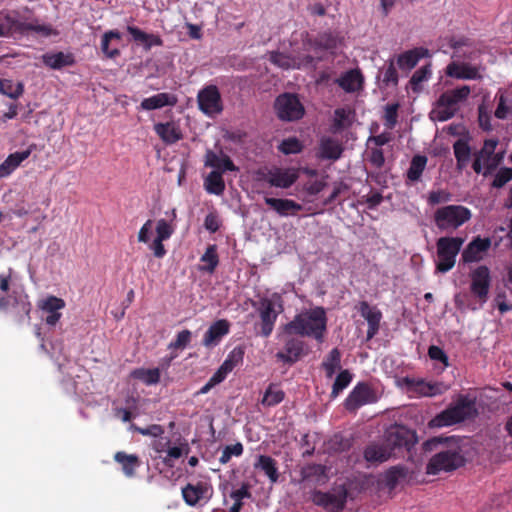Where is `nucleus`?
<instances>
[{
	"label": "nucleus",
	"mask_w": 512,
	"mask_h": 512,
	"mask_svg": "<svg viewBox=\"0 0 512 512\" xmlns=\"http://www.w3.org/2000/svg\"><path fill=\"white\" fill-rule=\"evenodd\" d=\"M114 460L121 465L123 473L129 478L135 476L136 469L141 465V461L137 455L127 454L123 451L116 452Z\"/></svg>",
	"instance_id": "37"
},
{
	"label": "nucleus",
	"mask_w": 512,
	"mask_h": 512,
	"mask_svg": "<svg viewBox=\"0 0 512 512\" xmlns=\"http://www.w3.org/2000/svg\"><path fill=\"white\" fill-rule=\"evenodd\" d=\"M121 40L120 32L110 30L105 32L101 39V50L107 58L114 59L120 55L118 44H112L113 41L119 42Z\"/></svg>",
	"instance_id": "39"
},
{
	"label": "nucleus",
	"mask_w": 512,
	"mask_h": 512,
	"mask_svg": "<svg viewBox=\"0 0 512 512\" xmlns=\"http://www.w3.org/2000/svg\"><path fill=\"white\" fill-rule=\"evenodd\" d=\"M464 239L461 237H440L436 241L437 257L436 270L440 273L450 271L455 263L456 257L459 254Z\"/></svg>",
	"instance_id": "7"
},
{
	"label": "nucleus",
	"mask_w": 512,
	"mask_h": 512,
	"mask_svg": "<svg viewBox=\"0 0 512 512\" xmlns=\"http://www.w3.org/2000/svg\"><path fill=\"white\" fill-rule=\"evenodd\" d=\"M197 102L199 109L209 116L219 114L223 110L221 95L215 85L201 89L197 95Z\"/></svg>",
	"instance_id": "14"
},
{
	"label": "nucleus",
	"mask_w": 512,
	"mask_h": 512,
	"mask_svg": "<svg viewBox=\"0 0 512 512\" xmlns=\"http://www.w3.org/2000/svg\"><path fill=\"white\" fill-rule=\"evenodd\" d=\"M471 295L483 306L488 298L491 288L492 277L490 269L486 265H480L469 272Z\"/></svg>",
	"instance_id": "10"
},
{
	"label": "nucleus",
	"mask_w": 512,
	"mask_h": 512,
	"mask_svg": "<svg viewBox=\"0 0 512 512\" xmlns=\"http://www.w3.org/2000/svg\"><path fill=\"white\" fill-rule=\"evenodd\" d=\"M66 303L62 298L50 295L46 297L41 303H39V308L47 313L45 318V322L49 326H55L62 317V313L60 310L65 308Z\"/></svg>",
	"instance_id": "19"
},
{
	"label": "nucleus",
	"mask_w": 512,
	"mask_h": 512,
	"mask_svg": "<svg viewBox=\"0 0 512 512\" xmlns=\"http://www.w3.org/2000/svg\"><path fill=\"white\" fill-rule=\"evenodd\" d=\"M174 233L173 226L165 219H159L156 225V237L168 240Z\"/></svg>",
	"instance_id": "64"
},
{
	"label": "nucleus",
	"mask_w": 512,
	"mask_h": 512,
	"mask_svg": "<svg viewBox=\"0 0 512 512\" xmlns=\"http://www.w3.org/2000/svg\"><path fill=\"white\" fill-rule=\"evenodd\" d=\"M269 60L272 64L282 69H290L295 67V59L282 52H270Z\"/></svg>",
	"instance_id": "54"
},
{
	"label": "nucleus",
	"mask_w": 512,
	"mask_h": 512,
	"mask_svg": "<svg viewBox=\"0 0 512 512\" xmlns=\"http://www.w3.org/2000/svg\"><path fill=\"white\" fill-rule=\"evenodd\" d=\"M491 246L490 238L475 237L463 250L461 259L463 263L478 262L483 258V254L488 251Z\"/></svg>",
	"instance_id": "18"
},
{
	"label": "nucleus",
	"mask_w": 512,
	"mask_h": 512,
	"mask_svg": "<svg viewBox=\"0 0 512 512\" xmlns=\"http://www.w3.org/2000/svg\"><path fill=\"white\" fill-rule=\"evenodd\" d=\"M510 180H512V168L502 167L496 173L492 182V186L494 188H501Z\"/></svg>",
	"instance_id": "62"
},
{
	"label": "nucleus",
	"mask_w": 512,
	"mask_h": 512,
	"mask_svg": "<svg viewBox=\"0 0 512 512\" xmlns=\"http://www.w3.org/2000/svg\"><path fill=\"white\" fill-rule=\"evenodd\" d=\"M200 261L205 263L200 270L213 273L219 264V257L217 254V246L215 244L208 245L206 251L201 256Z\"/></svg>",
	"instance_id": "43"
},
{
	"label": "nucleus",
	"mask_w": 512,
	"mask_h": 512,
	"mask_svg": "<svg viewBox=\"0 0 512 512\" xmlns=\"http://www.w3.org/2000/svg\"><path fill=\"white\" fill-rule=\"evenodd\" d=\"M352 381V374L348 370H342L336 377L331 391V397H337Z\"/></svg>",
	"instance_id": "53"
},
{
	"label": "nucleus",
	"mask_w": 512,
	"mask_h": 512,
	"mask_svg": "<svg viewBox=\"0 0 512 512\" xmlns=\"http://www.w3.org/2000/svg\"><path fill=\"white\" fill-rule=\"evenodd\" d=\"M36 145L31 144L26 150L17 151L8 155V157L0 164V178L8 177L16 170L23 161L29 158Z\"/></svg>",
	"instance_id": "24"
},
{
	"label": "nucleus",
	"mask_w": 512,
	"mask_h": 512,
	"mask_svg": "<svg viewBox=\"0 0 512 512\" xmlns=\"http://www.w3.org/2000/svg\"><path fill=\"white\" fill-rule=\"evenodd\" d=\"M177 99L174 95L166 92L158 93L142 100L140 107L143 110H155L165 106H174Z\"/></svg>",
	"instance_id": "35"
},
{
	"label": "nucleus",
	"mask_w": 512,
	"mask_h": 512,
	"mask_svg": "<svg viewBox=\"0 0 512 512\" xmlns=\"http://www.w3.org/2000/svg\"><path fill=\"white\" fill-rule=\"evenodd\" d=\"M132 375L134 378L141 380L147 385L157 384L160 381V370L158 368L153 369H136Z\"/></svg>",
	"instance_id": "51"
},
{
	"label": "nucleus",
	"mask_w": 512,
	"mask_h": 512,
	"mask_svg": "<svg viewBox=\"0 0 512 512\" xmlns=\"http://www.w3.org/2000/svg\"><path fill=\"white\" fill-rule=\"evenodd\" d=\"M243 453V445L240 442H237L234 445H227L219 458L221 464H226L230 461L232 456H241Z\"/></svg>",
	"instance_id": "60"
},
{
	"label": "nucleus",
	"mask_w": 512,
	"mask_h": 512,
	"mask_svg": "<svg viewBox=\"0 0 512 512\" xmlns=\"http://www.w3.org/2000/svg\"><path fill=\"white\" fill-rule=\"evenodd\" d=\"M414 433L404 426H394L387 430L384 442L395 455L396 449L410 450L414 444Z\"/></svg>",
	"instance_id": "15"
},
{
	"label": "nucleus",
	"mask_w": 512,
	"mask_h": 512,
	"mask_svg": "<svg viewBox=\"0 0 512 512\" xmlns=\"http://www.w3.org/2000/svg\"><path fill=\"white\" fill-rule=\"evenodd\" d=\"M470 93L471 89L468 85L443 92L435 103L431 118L439 122L453 118L460 109L459 104L467 100Z\"/></svg>",
	"instance_id": "3"
},
{
	"label": "nucleus",
	"mask_w": 512,
	"mask_h": 512,
	"mask_svg": "<svg viewBox=\"0 0 512 512\" xmlns=\"http://www.w3.org/2000/svg\"><path fill=\"white\" fill-rule=\"evenodd\" d=\"M452 195L450 192L440 189L429 192L427 202L429 205L434 206L451 201Z\"/></svg>",
	"instance_id": "58"
},
{
	"label": "nucleus",
	"mask_w": 512,
	"mask_h": 512,
	"mask_svg": "<svg viewBox=\"0 0 512 512\" xmlns=\"http://www.w3.org/2000/svg\"><path fill=\"white\" fill-rule=\"evenodd\" d=\"M392 456V451L385 442L372 443L364 450V458L370 463H383Z\"/></svg>",
	"instance_id": "33"
},
{
	"label": "nucleus",
	"mask_w": 512,
	"mask_h": 512,
	"mask_svg": "<svg viewBox=\"0 0 512 512\" xmlns=\"http://www.w3.org/2000/svg\"><path fill=\"white\" fill-rule=\"evenodd\" d=\"M209 491L207 483L198 482L196 484L188 483L182 488V497L189 506H196L202 499L206 498Z\"/></svg>",
	"instance_id": "30"
},
{
	"label": "nucleus",
	"mask_w": 512,
	"mask_h": 512,
	"mask_svg": "<svg viewBox=\"0 0 512 512\" xmlns=\"http://www.w3.org/2000/svg\"><path fill=\"white\" fill-rule=\"evenodd\" d=\"M407 475V469L403 466H393L389 468L384 474V484L390 490H394L399 481L405 478Z\"/></svg>",
	"instance_id": "44"
},
{
	"label": "nucleus",
	"mask_w": 512,
	"mask_h": 512,
	"mask_svg": "<svg viewBox=\"0 0 512 512\" xmlns=\"http://www.w3.org/2000/svg\"><path fill=\"white\" fill-rule=\"evenodd\" d=\"M312 502L327 512H341L347 502V490L339 489L337 492H322L315 490L311 496Z\"/></svg>",
	"instance_id": "13"
},
{
	"label": "nucleus",
	"mask_w": 512,
	"mask_h": 512,
	"mask_svg": "<svg viewBox=\"0 0 512 512\" xmlns=\"http://www.w3.org/2000/svg\"><path fill=\"white\" fill-rule=\"evenodd\" d=\"M453 152L456 159V168L459 171L465 169L470 161L471 147L469 138H460L453 144Z\"/></svg>",
	"instance_id": "34"
},
{
	"label": "nucleus",
	"mask_w": 512,
	"mask_h": 512,
	"mask_svg": "<svg viewBox=\"0 0 512 512\" xmlns=\"http://www.w3.org/2000/svg\"><path fill=\"white\" fill-rule=\"evenodd\" d=\"M230 331V323L226 319H220L210 325L205 332L202 344L205 347H214L218 345L221 339Z\"/></svg>",
	"instance_id": "23"
},
{
	"label": "nucleus",
	"mask_w": 512,
	"mask_h": 512,
	"mask_svg": "<svg viewBox=\"0 0 512 512\" xmlns=\"http://www.w3.org/2000/svg\"><path fill=\"white\" fill-rule=\"evenodd\" d=\"M341 353L338 348H333L322 362L326 376L331 378L337 369L340 368Z\"/></svg>",
	"instance_id": "46"
},
{
	"label": "nucleus",
	"mask_w": 512,
	"mask_h": 512,
	"mask_svg": "<svg viewBox=\"0 0 512 512\" xmlns=\"http://www.w3.org/2000/svg\"><path fill=\"white\" fill-rule=\"evenodd\" d=\"M190 451V447L187 442H182L179 446L168 447L166 456L163 458L165 466L172 468L174 466V460L181 458L183 455H187Z\"/></svg>",
	"instance_id": "49"
},
{
	"label": "nucleus",
	"mask_w": 512,
	"mask_h": 512,
	"mask_svg": "<svg viewBox=\"0 0 512 512\" xmlns=\"http://www.w3.org/2000/svg\"><path fill=\"white\" fill-rule=\"evenodd\" d=\"M429 56V50L424 47H417L411 50L405 51L401 53L397 57V64L401 70H411L413 69L418 62L424 58Z\"/></svg>",
	"instance_id": "31"
},
{
	"label": "nucleus",
	"mask_w": 512,
	"mask_h": 512,
	"mask_svg": "<svg viewBox=\"0 0 512 512\" xmlns=\"http://www.w3.org/2000/svg\"><path fill=\"white\" fill-rule=\"evenodd\" d=\"M254 468L263 471L271 483H276L279 479L277 461L271 456L259 455Z\"/></svg>",
	"instance_id": "38"
},
{
	"label": "nucleus",
	"mask_w": 512,
	"mask_h": 512,
	"mask_svg": "<svg viewBox=\"0 0 512 512\" xmlns=\"http://www.w3.org/2000/svg\"><path fill=\"white\" fill-rule=\"evenodd\" d=\"M303 350L304 342L300 339L290 337L286 339L283 349L276 353V358L283 363L294 364L302 356Z\"/></svg>",
	"instance_id": "21"
},
{
	"label": "nucleus",
	"mask_w": 512,
	"mask_h": 512,
	"mask_svg": "<svg viewBox=\"0 0 512 512\" xmlns=\"http://www.w3.org/2000/svg\"><path fill=\"white\" fill-rule=\"evenodd\" d=\"M264 202L282 217L295 216L303 207L292 199L265 197Z\"/></svg>",
	"instance_id": "22"
},
{
	"label": "nucleus",
	"mask_w": 512,
	"mask_h": 512,
	"mask_svg": "<svg viewBox=\"0 0 512 512\" xmlns=\"http://www.w3.org/2000/svg\"><path fill=\"white\" fill-rule=\"evenodd\" d=\"M230 497L234 500V503L230 508V512H240L244 505L242 500L252 497L250 485L248 483H243L239 489L230 493Z\"/></svg>",
	"instance_id": "48"
},
{
	"label": "nucleus",
	"mask_w": 512,
	"mask_h": 512,
	"mask_svg": "<svg viewBox=\"0 0 512 512\" xmlns=\"http://www.w3.org/2000/svg\"><path fill=\"white\" fill-rule=\"evenodd\" d=\"M498 145V139L491 138L486 139L483 143L482 148L474 153V160L472 162V169L475 173L481 174L484 167L489 160L493 157L495 149Z\"/></svg>",
	"instance_id": "25"
},
{
	"label": "nucleus",
	"mask_w": 512,
	"mask_h": 512,
	"mask_svg": "<svg viewBox=\"0 0 512 512\" xmlns=\"http://www.w3.org/2000/svg\"><path fill=\"white\" fill-rule=\"evenodd\" d=\"M11 276L0 274V310H7L10 306L9 290Z\"/></svg>",
	"instance_id": "55"
},
{
	"label": "nucleus",
	"mask_w": 512,
	"mask_h": 512,
	"mask_svg": "<svg viewBox=\"0 0 512 512\" xmlns=\"http://www.w3.org/2000/svg\"><path fill=\"white\" fill-rule=\"evenodd\" d=\"M477 415L476 403L468 396H460L455 405L437 414L429 423L431 427H445L471 419Z\"/></svg>",
	"instance_id": "4"
},
{
	"label": "nucleus",
	"mask_w": 512,
	"mask_h": 512,
	"mask_svg": "<svg viewBox=\"0 0 512 512\" xmlns=\"http://www.w3.org/2000/svg\"><path fill=\"white\" fill-rule=\"evenodd\" d=\"M399 104H388L385 107L384 120L388 129H393L397 124Z\"/></svg>",
	"instance_id": "59"
},
{
	"label": "nucleus",
	"mask_w": 512,
	"mask_h": 512,
	"mask_svg": "<svg viewBox=\"0 0 512 512\" xmlns=\"http://www.w3.org/2000/svg\"><path fill=\"white\" fill-rule=\"evenodd\" d=\"M277 117L285 122H294L303 118L305 107L294 93L285 92L278 95L274 102Z\"/></svg>",
	"instance_id": "8"
},
{
	"label": "nucleus",
	"mask_w": 512,
	"mask_h": 512,
	"mask_svg": "<svg viewBox=\"0 0 512 512\" xmlns=\"http://www.w3.org/2000/svg\"><path fill=\"white\" fill-rule=\"evenodd\" d=\"M0 93L11 99H18L24 93V84L11 79H0Z\"/></svg>",
	"instance_id": "42"
},
{
	"label": "nucleus",
	"mask_w": 512,
	"mask_h": 512,
	"mask_svg": "<svg viewBox=\"0 0 512 512\" xmlns=\"http://www.w3.org/2000/svg\"><path fill=\"white\" fill-rule=\"evenodd\" d=\"M373 390L364 382L358 383L345 400V408L348 411H356L363 405L375 402Z\"/></svg>",
	"instance_id": "17"
},
{
	"label": "nucleus",
	"mask_w": 512,
	"mask_h": 512,
	"mask_svg": "<svg viewBox=\"0 0 512 512\" xmlns=\"http://www.w3.org/2000/svg\"><path fill=\"white\" fill-rule=\"evenodd\" d=\"M446 74L449 77L463 80H476L481 79L482 76L479 72V68L472 66L469 63H457L452 62L446 68Z\"/></svg>",
	"instance_id": "28"
},
{
	"label": "nucleus",
	"mask_w": 512,
	"mask_h": 512,
	"mask_svg": "<svg viewBox=\"0 0 512 512\" xmlns=\"http://www.w3.org/2000/svg\"><path fill=\"white\" fill-rule=\"evenodd\" d=\"M132 427H133L134 431L138 432L139 434H141L143 436H152L155 438L161 437L165 432L163 426H161L159 424H151L145 428L138 427L136 425H133Z\"/></svg>",
	"instance_id": "63"
},
{
	"label": "nucleus",
	"mask_w": 512,
	"mask_h": 512,
	"mask_svg": "<svg viewBox=\"0 0 512 512\" xmlns=\"http://www.w3.org/2000/svg\"><path fill=\"white\" fill-rule=\"evenodd\" d=\"M10 306L6 311L11 314L14 322L21 324L23 322L29 323L31 320L32 305L27 295L19 294L13 291L9 295Z\"/></svg>",
	"instance_id": "16"
},
{
	"label": "nucleus",
	"mask_w": 512,
	"mask_h": 512,
	"mask_svg": "<svg viewBox=\"0 0 512 512\" xmlns=\"http://www.w3.org/2000/svg\"><path fill=\"white\" fill-rule=\"evenodd\" d=\"M277 148L281 153L290 155L301 153L304 149V145L297 137H289L283 139Z\"/></svg>",
	"instance_id": "50"
},
{
	"label": "nucleus",
	"mask_w": 512,
	"mask_h": 512,
	"mask_svg": "<svg viewBox=\"0 0 512 512\" xmlns=\"http://www.w3.org/2000/svg\"><path fill=\"white\" fill-rule=\"evenodd\" d=\"M191 338H192L191 331L188 329H184L177 334L176 339L174 341L169 343L168 348L175 349V350L184 349L190 343Z\"/></svg>",
	"instance_id": "61"
},
{
	"label": "nucleus",
	"mask_w": 512,
	"mask_h": 512,
	"mask_svg": "<svg viewBox=\"0 0 512 512\" xmlns=\"http://www.w3.org/2000/svg\"><path fill=\"white\" fill-rule=\"evenodd\" d=\"M284 398V391L278 388L275 384H270L264 393L261 403L264 406L273 407L281 403Z\"/></svg>",
	"instance_id": "47"
},
{
	"label": "nucleus",
	"mask_w": 512,
	"mask_h": 512,
	"mask_svg": "<svg viewBox=\"0 0 512 512\" xmlns=\"http://www.w3.org/2000/svg\"><path fill=\"white\" fill-rule=\"evenodd\" d=\"M471 211L462 205H446L436 209L433 215L436 227L441 231L456 230L470 220Z\"/></svg>",
	"instance_id": "6"
},
{
	"label": "nucleus",
	"mask_w": 512,
	"mask_h": 512,
	"mask_svg": "<svg viewBox=\"0 0 512 512\" xmlns=\"http://www.w3.org/2000/svg\"><path fill=\"white\" fill-rule=\"evenodd\" d=\"M154 131L166 145H172L183 138L180 126L174 121L156 123Z\"/></svg>",
	"instance_id": "27"
},
{
	"label": "nucleus",
	"mask_w": 512,
	"mask_h": 512,
	"mask_svg": "<svg viewBox=\"0 0 512 512\" xmlns=\"http://www.w3.org/2000/svg\"><path fill=\"white\" fill-rule=\"evenodd\" d=\"M351 111L345 108H337L334 111V120L332 124V132L338 133L348 128L352 124L350 119Z\"/></svg>",
	"instance_id": "45"
},
{
	"label": "nucleus",
	"mask_w": 512,
	"mask_h": 512,
	"mask_svg": "<svg viewBox=\"0 0 512 512\" xmlns=\"http://www.w3.org/2000/svg\"><path fill=\"white\" fill-rule=\"evenodd\" d=\"M425 451L438 450L431 457L426 465V474L437 475L440 472H452L464 466L465 458L459 442L454 436L452 437H433L423 444Z\"/></svg>",
	"instance_id": "1"
},
{
	"label": "nucleus",
	"mask_w": 512,
	"mask_h": 512,
	"mask_svg": "<svg viewBox=\"0 0 512 512\" xmlns=\"http://www.w3.org/2000/svg\"><path fill=\"white\" fill-rule=\"evenodd\" d=\"M16 14V12H7L2 15L0 27L5 34L1 37H11L14 34L25 35L28 32H36L44 36L51 35L52 28L49 25L23 22L16 17Z\"/></svg>",
	"instance_id": "9"
},
{
	"label": "nucleus",
	"mask_w": 512,
	"mask_h": 512,
	"mask_svg": "<svg viewBox=\"0 0 512 512\" xmlns=\"http://www.w3.org/2000/svg\"><path fill=\"white\" fill-rule=\"evenodd\" d=\"M127 32L132 36L133 40L141 43L145 50H150L152 46H162L163 40L160 36L148 34L136 26H127Z\"/></svg>",
	"instance_id": "36"
},
{
	"label": "nucleus",
	"mask_w": 512,
	"mask_h": 512,
	"mask_svg": "<svg viewBox=\"0 0 512 512\" xmlns=\"http://www.w3.org/2000/svg\"><path fill=\"white\" fill-rule=\"evenodd\" d=\"M257 175L261 180L267 181L270 186L287 189L298 180L299 170L293 167H273L272 169H268L267 172L259 170Z\"/></svg>",
	"instance_id": "11"
},
{
	"label": "nucleus",
	"mask_w": 512,
	"mask_h": 512,
	"mask_svg": "<svg viewBox=\"0 0 512 512\" xmlns=\"http://www.w3.org/2000/svg\"><path fill=\"white\" fill-rule=\"evenodd\" d=\"M344 148L342 144L331 137H323L320 141L318 157L324 160L336 161L341 158Z\"/></svg>",
	"instance_id": "29"
},
{
	"label": "nucleus",
	"mask_w": 512,
	"mask_h": 512,
	"mask_svg": "<svg viewBox=\"0 0 512 512\" xmlns=\"http://www.w3.org/2000/svg\"><path fill=\"white\" fill-rule=\"evenodd\" d=\"M430 75L431 70L429 65L422 66L416 70L409 81L411 89L415 92L418 91L421 83L428 80Z\"/></svg>",
	"instance_id": "57"
},
{
	"label": "nucleus",
	"mask_w": 512,
	"mask_h": 512,
	"mask_svg": "<svg viewBox=\"0 0 512 512\" xmlns=\"http://www.w3.org/2000/svg\"><path fill=\"white\" fill-rule=\"evenodd\" d=\"M206 191L214 195H222L225 190V182L219 171H212L206 177L204 182Z\"/></svg>",
	"instance_id": "41"
},
{
	"label": "nucleus",
	"mask_w": 512,
	"mask_h": 512,
	"mask_svg": "<svg viewBox=\"0 0 512 512\" xmlns=\"http://www.w3.org/2000/svg\"><path fill=\"white\" fill-rule=\"evenodd\" d=\"M327 329V317L323 307L302 311L285 325V332L323 342Z\"/></svg>",
	"instance_id": "2"
},
{
	"label": "nucleus",
	"mask_w": 512,
	"mask_h": 512,
	"mask_svg": "<svg viewBox=\"0 0 512 512\" xmlns=\"http://www.w3.org/2000/svg\"><path fill=\"white\" fill-rule=\"evenodd\" d=\"M408 393L418 397H434L441 395L447 390V386L442 382L426 381L422 378L404 377L402 379Z\"/></svg>",
	"instance_id": "12"
},
{
	"label": "nucleus",
	"mask_w": 512,
	"mask_h": 512,
	"mask_svg": "<svg viewBox=\"0 0 512 512\" xmlns=\"http://www.w3.org/2000/svg\"><path fill=\"white\" fill-rule=\"evenodd\" d=\"M335 83L347 93H354L363 88L364 77L359 69H350L339 78Z\"/></svg>",
	"instance_id": "26"
},
{
	"label": "nucleus",
	"mask_w": 512,
	"mask_h": 512,
	"mask_svg": "<svg viewBox=\"0 0 512 512\" xmlns=\"http://www.w3.org/2000/svg\"><path fill=\"white\" fill-rule=\"evenodd\" d=\"M256 307L260 317L259 334L265 338L269 337L274 329L278 315L283 312V300L280 294L274 293L271 298L262 297Z\"/></svg>",
	"instance_id": "5"
},
{
	"label": "nucleus",
	"mask_w": 512,
	"mask_h": 512,
	"mask_svg": "<svg viewBox=\"0 0 512 512\" xmlns=\"http://www.w3.org/2000/svg\"><path fill=\"white\" fill-rule=\"evenodd\" d=\"M244 357V348L241 346L235 347L227 356L225 361L222 363L223 370L228 369L230 372L240 363H242Z\"/></svg>",
	"instance_id": "56"
},
{
	"label": "nucleus",
	"mask_w": 512,
	"mask_h": 512,
	"mask_svg": "<svg viewBox=\"0 0 512 512\" xmlns=\"http://www.w3.org/2000/svg\"><path fill=\"white\" fill-rule=\"evenodd\" d=\"M427 157L424 155H415L411 159L410 166L407 170L406 177L410 182H417L421 179L423 171L427 164Z\"/></svg>",
	"instance_id": "40"
},
{
	"label": "nucleus",
	"mask_w": 512,
	"mask_h": 512,
	"mask_svg": "<svg viewBox=\"0 0 512 512\" xmlns=\"http://www.w3.org/2000/svg\"><path fill=\"white\" fill-rule=\"evenodd\" d=\"M43 64L54 70H61L75 64V57L72 53L56 52L45 53L41 56Z\"/></svg>",
	"instance_id": "32"
},
{
	"label": "nucleus",
	"mask_w": 512,
	"mask_h": 512,
	"mask_svg": "<svg viewBox=\"0 0 512 512\" xmlns=\"http://www.w3.org/2000/svg\"><path fill=\"white\" fill-rule=\"evenodd\" d=\"M315 44L321 49L333 50L338 47L339 38L333 32H323L317 36Z\"/></svg>",
	"instance_id": "52"
},
{
	"label": "nucleus",
	"mask_w": 512,
	"mask_h": 512,
	"mask_svg": "<svg viewBox=\"0 0 512 512\" xmlns=\"http://www.w3.org/2000/svg\"><path fill=\"white\" fill-rule=\"evenodd\" d=\"M360 315L367 321V339H372L379 331L382 313L377 307H371L367 301H361L358 306Z\"/></svg>",
	"instance_id": "20"
}]
</instances>
